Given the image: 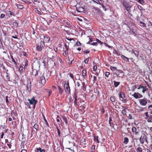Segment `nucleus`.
Instances as JSON below:
<instances>
[{
    "label": "nucleus",
    "mask_w": 152,
    "mask_h": 152,
    "mask_svg": "<svg viewBox=\"0 0 152 152\" xmlns=\"http://www.w3.org/2000/svg\"><path fill=\"white\" fill-rule=\"evenodd\" d=\"M121 2L128 13H129L131 12L132 9L133 11L134 10V8H133V5L127 2L126 0H121Z\"/></svg>",
    "instance_id": "nucleus-1"
},
{
    "label": "nucleus",
    "mask_w": 152,
    "mask_h": 152,
    "mask_svg": "<svg viewBox=\"0 0 152 152\" xmlns=\"http://www.w3.org/2000/svg\"><path fill=\"white\" fill-rule=\"evenodd\" d=\"M45 46V44L44 42L41 40L38 42L36 46V49L38 51H41L43 49Z\"/></svg>",
    "instance_id": "nucleus-2"
},
{
    "label": "nucleus",
    "mask_w": 152,
    "mask_h": 152,
    "mask_svg": "<svg viewBox=\"0 0 152 152\" xmlns=\"http://www.w3.org/2000/svg\"><path fill=\"white\" fill-rule=\"evenodd\" d=\"M28 100L29 101L30 105L33 104V109H34L36 107V105L38 102L35 99V97H33L31 99H28Z\"/></svg>",
    "instance_id": "nucleus-3"
},
{
    "label": "nucleus",
    "mask_w": 152,
    "mask_h": 152,
    "mask_svg": "<svg viewBox=\"0 0 152 152\" xmlns=\"http://www.w3.org/2000/svg\"><path fill=\"white\" fill-rule=\"evenodd\" d=\"M147 99L146 98L141 99L139 100V101L140 104L142 106H145L147 103Z\"/></svg>",
    "instance_id": "nucleus-4"
},
{
    "label": "nucleus",
    "mask_w": 152,
    "mask_h": 152,
    "mask_svg": "<svg viewBox=\"0 0 152 152\" xmlns=\"http://www.w3.org/2000/svg\"><path fill=\"white\" fill-rule=\"evenodd\" d=\"M147 137L145 135V134H143L140 138V142L142 144H143L144 143L145 140L146 142H147Z\"/></svg>",
    "instance_id": "nucleus-5"
},
{
    "label": "nucleus",
    "mask_w": 152,
    "mask_h": 152,
    "mask_svg": "<svg viewBox=\"0 0 152 152\" xmlns=\"http://www.w3.org/2000/svg\"><path fill=\"white\" fill-rule=\"evenodd\" d=\"M65 91L68 93H70V87L69 85V82L65 84Z\"/></svg>",
    "instance_id": "nucleus-6"
},
{
    "label": "nucleus",
    "mask_w": 152,
    "mask_h": 152,
    "mask_svg": "<svg viewBox=\"0 0 152 152\" xmlns=\"http://www.w3.org/2000/svg\"><path fill=\"white\" fill-rule=\"evenodd\" d=\"M132 96L136 99L140 98L142 97V96L139 94L134 92Z\"/></svg>",
    "instance_id": "nucleus-7"
},
{
    "label": "nucleus",
    "mask_w": 152,
    "mask_h": 152,
    "mask_svg": "<svg viewBox=\"0 0 152 152\" xmlns=\"http://www.w3.org/2000/svg\"><path fill=\"white\" fill-rule=\"evenodd\" d=\"M40 80L41 83L43 85H44L46 83V80L45 77L43 76H42L40 77Z\"/></svg>",
    "instance_id": "nucleus-8"
},
{
    "label": "nucleus",
    "mask_w": 152,
    "mask_h": 152,
    "mask_svg": "<svg viewBox=\"0 0 152 152\" xmlns=\"http://www.w3.org/2000/svg\"><path fill=\"white\" fill-rule=\"evenodd\" d=\"M32 75L35 76H37L38 74V70L34 68V67H33L32 68Z\"/></svg>",
    "instance_id": "nucleus-9"
},
{
    "label": "nucleus",
    "mask_w": 152,
    "mask_h": 152,
    "mask_svg": "<svg viewBox=\"0 0 152 152\" xmlns=\"http://www.w3.org/2000/svg\"><path fill=\"white\" fill-rule=\"evenodd\" d=\"M132 130L134 134L135 135H138L139 134L138 132L137 131V129L135 127H132Z\"/></svg>",
    "instance_id": "nucleus-10"
},
{
    "label": "nucleus",
    "mask_w": 152,
    "mask_h": 152,
    "mask_svg": "<svg viewBox=\"0 0 152 152\" xmlns=\"http://www.w3.org/2000/svg\"><path fill=\"white\" fill-rule=\"evenodd\" d=\"M42 36L44 37L43 41V42H44H44L46 43L48 42L50 40V38L48 36L44 37L43 35Z\"/></svg>",
    "instance_id": "nucleus-11"
},
{
    "label": "nucleus",
    "mask_w": 152,
    "mask_h": 152,
    "mask_svg": "<svg viewBox=\"0 0 152 152\" xmlns=\"http://www.w3.org/2000/svg\"><path fill=\"white\" fill-rule=\"evenodd\" d=\"M76 10L78 12H80L84 11V9L83 7H79L77 8Z\"/></svg>",
    "instance_id": "nucleus-12"
},
{
    "label": "nucleus",
    "mask_w": 152,
    "mask_h": 152,
    "mask_svg": "<svg viewBox=\"0 0 152 152\" xmlns=\"http://www.w3.org/2000/svg\"><path fill=\"white\" fill-rule=\"evenodd\" d=\"M74 98L75 99L74 101V104L75 106H77L78 104L77 103V96L76 94H75L74 96Z\"/></svg>",
    "instance_id": "nucleus-13"
},
{
    "label": "nucleus",
    "mask_w": 152,
    "mask_h": 152,
    "mask_svg": "<svg viewBox=\"0 0 152 152\" xmlns=\"http://www.w3.org/2000/svg\"><path fill=\"white\" fill-rule=\"evenodd\" d=\"M27 89L28 92H30L31 90V84L30 82L28 83L27 85Z\"/></svg>",
    "instance_id": "nucleus-14"
},
{
    "label": "nucleus",
    "mask_w": 152,
    "mask_h": 152,
    "mask_svg": "<svg viewBox=\"0 0 152 152\" xmlns=\"http://www.w3.org/2000/svg\"><path fill=\"white\" fill-rule=\"evenodd\" d=\"M147 119V122H152V116L151 115L148 116L146 118Z\"/></svg>",
    "instance_id": "nucleus-15"
},
{
    "label": "nucleus",
    "mask_w": 152,
    "mask_h": 152,
    "mask_svg": "<svg viewBox=\"0 0 152 152\" xmlns=\"http://www.w3.org/2000/svg\"><path fill=\"white\" fill-rule=\"evenodd\" d=\"M36 152H45V151L44 149H42L40 148H37Z\"/></svg>",
    "instance_id": "nucleus-16"
},
{
    "label": "nucleus",
    "mask_w": 152,
    "mask_h": 152,
    "mask_svg": "<svg viewBox=\"0 0 152 152\" xmlns=\"http://www.w3.org/2000/svg\"><path fill=\"white\" fill-rule=\"evenodd\" d=\"M119 96L121 98L123 99L125 97V94L123 92H121L120 93Z\"/></svg>",
    "instance_id": "nucleus-17"
},
{
    "label": "nucleus",
    "mask_w": 152,
    "mask_h": 152,
    "mask_svg": "<svg viewBox=\"0 0 152 152\" xmlns=\"http://www.w3.org/2000/svg\"><path fill=\"white\" fill-rule=\"evenodd\" d=\"M58 91L59 92V93L61 95L62 94V93L63 92V90L59 86H58Z\"/></svg>",
    "instance_id": "nucleus-18"
},
{
    "label": "nucleus",
    "mask_w": 152,
    "mask_h": 152,
    "mask_svg": "<svg viewBox=\"0 0 152 152\" xmlns=\"http://www.w3.org/2000/svg\"><path fill=\"white\" fill-rule=\"evenodd\" d=\"M124 143L125 144H127L129 142V139L127 137H125L124 138Z\"/></svg>",
    "instance_id": "nucleus-19"
},
{
    "label": "nucleus",
    "mask_w": 152,
    "mask_h": 152,
    "mask_svg": "<svg viewBox=\"0 0 152 152\" xmlns=\"http://www.w3.org/2000/svg\"><path fill=\"white\" fill-rule=\"evenodd\" d=\"M34 128L36 129L37 131L39 129V125L38 124H35L34 126Z\"/></svg>",
    "instance_id": "nucleus-20"
},
{
    "label": "nucleus",
    "mask_w": 152,
    "mask_h": 152,
    "mask_svg": "<svg viewBox=\"0 0 152 152\" xmlns=\"http://www.w3.org/2000/svg\"><path fill=\"white\" fill-rule=\"evenodd\" d=\"M132 52L134 54L135 56L137 57L139 55V52L137 51L134 50H132Z\"/></svg>",
    "instance_id": "nucleus-21"
},
{
    "label": "nucleus",
    "mask_w": 152,
    "mask_h": 152,
    "mask_svg": "<svg viewBox=\"0 0 152 152\" xmlns=\"http://www.w3.org/2000/svg\"><path fill=\"white\" fill-rule=\"evenodd\" d=\"M137 152H142V148L140 146H138L136 149Z\"/></svg>",
    "instance_id": "nucleus-22"
},
{
    "label": "nucleus",
    "mask_w": 152,
    "mask_h": 152,
    "mask_svg": "<svg viewBox=\"0 0 152 152\" xmlns=\"http://www.w3.org/2000/svg\"><path fill=\"white\" fill-rule=\"evenodd\" d=\"M139 25L142 27H146V26L145 24L144 23L141 21H140L139 22Z\"/></svg>",
    "instance_id": "nucleus-23"
},
{
    "label": "nucleus",
    "mask_w": 152,
    "mask_h": 152,
    "mask_svg": "<svg viewBox=\"0 0 152 152\" xmlns=\"http://www.w3.org/2000/svg\"><path fill=\"white\" fill-rule=\"evenodd\" d=\"M86 71L85 70H83L82 71V76L83 77H84L86 75Z\"/></svg>",
    "instance_id": "nucleus-24"
},
{
    "label": "nucleus",
    "mask_w": 152,
    "mask_h": 152,
    "mask_svg": "<svg viewBox=\"0 0 152 152\" xmlns=\"http://www.w3.org/2000/svg\"><path fill=\"white\" fill-rule=\"evenodd\" d=\"M94 140L95 142H96L97 143H99V141L98 139V137L97 136H94Z\"/></svg>",
    "instance_id": "nucleus-25"
},
{
    "label": "nucleus",
    "mask_w": 152,
    "mask_h": 152,
    "mask_svg": "<svg viewBox=\"0 0 152 152\" xmlns=\"http://www.w3.org/2000/svg\"><path fill=\"white\" fill-rule=\"evenodd\" d=\"M114 85L115 87H117L120 84V83L119 82H118L115 81H113Z\"/></svg>",
    "instance_id": "nucleus-26"
},
{
    "label": "nucleus",
    "mask_w": 152,
    "mask_h": 152,
    "mask_svg": "<svg viewBox=\"0 0 152 152\" xmlns=\"http://www.w3.org/2000/svg\"><path fill=\"white\" fill-rule=\"evenodd\" d=\"M62 119L65 122V124L66 125H67L68 124V122L67 121L66 118L64 116H62Z\"/></svg>",
    "instance_id": "nucleus-27"
},
{
    "label": "nucleus",
    "mask_w": 152,
    "mask_h": 152,
    "mask_svg": "<svg viewBox=\"0 0 152 152\" xmlns=\"http://www.w3.org/2000/svg\"><path fill=\"white\" fill-rule=\"evenodd\" d=\"M28 62L27 61H26L25 64H24V70L25 69H27V66L28 65Z\"/></svg>",
    "instance_id": "nucleus-28"
},
{
    "label": "nucleus",
    "mask_w": 152,
    "mask_h": 152,
    "mask_svg": "<svg viewBox=\"0 0 152 152\" xmlns=\"http://www.w3.org/2000/svg\"><path fill=\"white\" fill-rule=\"evenodd\" d=\"M115 98L114 96H111L110 97V100L113 102H114L115 101Z\"/></svg>",
    "instance_id": "nucleus-29"
},
{
    "label": "nucleus",
    "mask_w": 152,
    "mask_h": 152,
    "mask_svg": "<svg viewBox=\"0 0 152 152\" xmlns=\"http://www.w3.org/2000/svg\"><path fill=\"white\" fill-rule=\"evenodd\" d=\"M138 2L142 4H143L145 3V1L143 0H138Z\"/></svg>",
    "instance_id": "nucleus-30"
},
{
    "label": "nucleus",
    "mask_w": 152,
    "mask_h": 152,
    "mask_svg": "<svg viewBox=\"0 0 152 152\" xmlns=\"http://www.w3.org/2000/svg\"><path fill=\"white\" fill-rule=\"evenodd\" d=\"M148 88L146 86H144V88L143 89L142 92L143 93H144L145 92L148 90Z\"/></svg>",
    "instance_id": "nucleus-31"
},
{
    "label": "nucleus",
    "mask_w": 152,
    "mask_h": 152,
    "mask_svg": "<svg viewBox=\"0 0 152 152\" xmlns=\"http://www.w3.org/2000/svg\"><path fill=\"white\" fill-rule=\"evenodd\" d=\"M17 6L18 8L19 9H22L23 8V6L22 5L18 4Z\"/></svg>",
    "instance_id": "nucleus-32"
},
{
    "label": "nucleus",
    "mask_w": 152,
    "mask_h": 152,
    "mask_svg": "<svg viewBox=\"0 0 152 152\" xmlns=\"http://www.w3.org/2000/svg\"><path fill=\"white\" fill-rule=\"evenodd\" d=\"M99 1H100L99 0H94V2L96 3L97 4L101 5L102 4Z\"/></svg>",
    "instance_id": "nucleus-33"
},
{
    "label": "nucleus",
    "mask_w": 152,
    "mask_h": 152,
    "mask_svg": "<svg viewBox=\"0 0 152 152\" xmlns=\"http://www.w3.org/2000/svg\"><path fill=\"white\" fill-rule=\"evenodd\" d=\"M68 50H66L63 53V54L64 56H66L68 54Z\"/></svg>",
    "instance_id": "nucleus-34"
},
{
    "label": "nucleus",
    "mask_w": 152,
    "mask_h": 152,
    "mask_svg": "<svg viewBox=\"0 0 152 152\" xmlns=\"http://www.w3.org/2000/svg\"><path fill=\"white\" fill-rule=\"evenodd\" d=\"M60 120H61L60 118L59 117L58 115H57L56 117V121L57 122H59Z\"/></svg>",
    "instance_id": "nucleus-35"
},
{
    "label": "nucleus",
    "mask_w": 152,
    "mask_h": 152,
    "mask_svg": "<svg viewBox=\"0 0 152 152\" xmlns=\"http://www.w3.org/2000/svg\"><path fill=\"white\" fill-rule=\"evenodd\" d=\"M110 69L112 71H114L116 69V68L115 67L111 66L110 67Z\"/></svg>",
    "instance_id": "nucleus-36"
},
{
    "label": "nucleus",
    "mask_w": 152,
    "mask_h": 152,
    "mask_svg": "<svg viewBox=\"0 0 152 152\" xmlns=\"http://www.w3.org/2000/svg\"><path fill=\"white\" fill-rule=\"evenodd\" d=\"M47 92L48 93V96H49L50 94L52 93V91L49 89L47 90Z\"/></svg>",
    "instance_id": "nucleus-37"
},
{
    "label": "nucleus",
    "mask_w": 152,
    "mask_h": 152,
    "mask_svg": "<svg viewBox=\"0 0 152 152\" xmlns=\"http://www.w3.org/2000/svg\"><path fill=\"white\" fill-rule=\"evenodd\" d=\"M97 66L96 65H94L93 66V70L94 71H96L97 70Z\"/></svg>",
    "instance_id": "nucleus-38"
},
{
    "label": "nucleus",
    "mask_w": 152,
    "mask_h": 152,
    "mask_svg": "<svg viewBox=\"0 0 152 152\" xmlns=\"http://www.w3.org/2000/svg\"><path fill=\"white\" fill-rule=\"evenodd\" d=\"M122 113L124 115H125L126 114V110L125 109H123L122 111Z\"/></svg>",
    "instance_id": "nucleus-39"
},
{
    "label": "nucleus",
    "mask_w": 152,
    "mask_h": 152,
    "mask_svg": "<svg viewBox=\"0 0 152 152\" xmlns=\"http://www.w3.org/2000/svg\"><path fill=\"white\" fill-rule=\"evenodd\" d=\"M6 103H7V104H8L9 102V100L8 99V96H6Z\"/></svg>",
    "instance_id": "nucleus-40"
},
{
    "label": "nucleus",
    "mask_w": 152,
    "mask_h": 152,
    "mask_svg": "<svg viewBox=\"0 0 152 152\" xmlns=\"http://www.w3.org/2000/svg\"><path fill=\"white\" fill-rule=\"evenodd\" d=\"M110 73L108 72H106L105 74V76L107 77H108L109 75H110Z\"/></svg>",
    "instance_id": "nucleus-41"
},
{
    "label": "nucleus",
    "mask_w": 152,
    "mask_h": 152,
    "mask_svg": "<svg viewBox=\"0 0 152 152\" xmlns=\"http://www.w3.org/2000/svg\"><path fill=\"white\" fill-rule=\"evenodd\" d=\"M24 69H23V67L22 66H20V70L21 72H24Z\"/></svg>",
    "instance_id": "nucleus-42"
},
{
    "label": "nucleus",
    "mask_w": 152,
    "mask_h": 152,
    "mask_svg": "<svg viewBox=\"0 0 152 152\" xmlns=\"http://www.w3.org/2000/svg\"><path fill=\"white\" fill-rule=\"evenodd\" d=\"M65 49H66V50H69V47L68 45H67L66 43H65Z\"/></svg>",
    "instance_id": "nucleus-43"
},
{
    "label": "nucleus",
    "mask_w": 152,
    "mask_h": 152,
    "mask_svg": "<svg viewBox=\"0 0 152 152\" xmlns=\"http://www.w3.org/2000/svg\"><path fill=\"white\" fill-rule=\"evenodd\" d=\"M56 128H57V132H58V136H59V137H60V134L59 130V129L58 127H57Z\"/></svg>",
    "instance_id": "nucleus-44"
},
{
    "label": "nucleus",
    "mask_w": 152,
    "mask_h": 152,
    "mask_svg": "<svg viewBox=\"0 0 152 152\" xmlns=\"http://www.w3.org/2000/svg\"><path fill=\"white\" fill-rule=\"evenodd\" d=\"M121 57L122 58L124 59L125 58L128 59V58L127 57H126L125 56H124L123 55H121Z\"/></svg>",
    "instance_id": "nucleus-45"
},
{
    "label": "nucleus",
    "mask_w": 152,
    "mask_h": 152,
    "mask_svg": "<svg viewBox=\"0 0 152 152\" xmlns=\"http://www.w3.org/2000/svg\"><path fill=\"white\" fill-rule=\"evenodd\" d=\"M44 120V121L45 122V124H46V125L48 126V127H49V124L48 123V122L46 120V119L45 118V119Z\"/></svg>",
    "instance_id": "nucleus-46"
},
{
    "label": "nucleus",
    "mask_w": 152,
    "mask_h": 152,
    "mask_svg": "<svg viewBox=\"0 0 152 152\" xmlns=\"http://www.w3.org/2000/svg\"><path fill=\"white\" fill-rule=\"evenodd\" d=\"M89 61V58H87L85 61H84V62L86 64H88V61Z\"/></svg>",
    "instance_id": "nucleus-47"
},
{
    "label": "nucleus",
    "mask_w": 152,
    "mask_h": 152,
    "mask_svg": "<svg viewBox=\"0 0 152 152\" xmlns=\"http://www.w3.org/2000/svg\"><path fill=\"white\" fill-rule=\"evenodd\" d=\"M144 88V86H140L139 87L137 88L138 89H140V88H142L143 89Z\"/></svg>",
    "instance_id": "nucleus-48"
},
{
    "label": "nucleus",
    "mask_w": 152,
    "mask_h": 152,
    "mask_svg": "<svg viewBox=\"0 0 152 152\" xmlns=\"http://www.w3.org/2000/svg\"><path fill=\"white\" fill-rule=\"evenodd\" d=\"M90 51L88 50H86L83 51V52L84 53V54L85 53H89Z\"/></svg>",
    "instance_id": "nucleus-49"
},
{
    "label": "nucleus",
    "mask_w": 152,
    "mask_h": 152,
    "mask_svg": "<svg viewBox=\"0 0 152 152\" xmlns=\"http://www.w3.org/2000/svg\"><path fill=\"white\" fill-rule=\"evenodd\" d=\"M122 101L124 103H126V99L124 98L122 99Z\"/></svg>",
    "instance_id": "nucleus-50"
},
{
    "label": "nucleus",
    "mask_w": 152,
    "mask_h": 152,
    "mask_svg": "<svg viewBox=\"0 0 152 152\" xmlns=\"http://www.w3.org/2000/svg\"><path fill=\"white\" fill-rule=\"evenodd\" d=\"M76 44L77 46H80L81 45V43L79 41L76 42Z\"/></svg>",
    "instance_id": "nucleus-51"
},
{
    "label": "nucleus",
    "mask_w": 152,
    "mask_h": 152,
    "mask_svg": "<svg viewBox=\"0 0 152 152\" xmlns=\"http://www.w3.org/2000/svg\"><path fill=\"white\" fill-rule=\"evenodd\" d=\"M96 41L98 43H100V45H101L103 43L100 40H99L98 39H96Z\"/></svg>",
    "instance_id": "nucleus-52"
},
{
    "label": "nucleus",
    "mask_w": 152,
    "mask_h": 152,
    "mask_svg": "<svg viewBox=\"0 0 152 152\" xmlns=\"http://www.w3.org/2000/svg\"><path fill=\"white\" fill-rule=\"evenodd\" d=\"M69 76L72 79H74V76H73V75L71 73H70V74H69Z\"/></svg>",
    "instance_id": "nucleus-53"
},
{
    "label": "nucleus",
    "mask_w": 152,
    "mask_h": 152,
    "mask_svg": "<svg viewBox=\"0 0 152 152\" xmlns=\"http://www.w3.org/2000/svg\"><path fill=\"white\" fill-rule=\"evenodd\" d=\"M91 45H94V46H96L98 44L97 42H94L92 43V44H91Z\"/></svg>",
    "instance_id": "nucleus-54"
},
{
    "label": "nucleus",
    "mask_w": 152,
    "mask_h": 152,
    "mask_svg": "<svg viewBox=\"0 0 152 152\" xmlns=\"http://www.w3.org/2000/svg\"><path fill=\"white\" fill-rule=\"evenodd\" d=\"M9 14L10 16H11L13 15L14 13L12 12L11 11H9Z\"/></svg>",
    "instance_id": "nucleus-55"
},
{
    "label": "nucleus",
    "mask_w": 152,
    "mask_h": 152,
    "mask_svg": "<svg viewBox=\"0 0 152 152\" xmlns=\"http://www.w3.org/2000/svg\"><path fill=\"white\" fill-rule=\"evenodd\" d=\"M5 16V15L4 14H1L0 16V18H3Z\"/></svg>",
    "instance_id": "nucleus-56"
},
{
    "label": "nucleus",
    "mask_w": 152,
    "mask_h": 152,
    "mask_svg": "<svg viewBox=\"0 0 152 152\" xmlns=\"http://www.w3.org/2000/svg\"><path fill=\"white\" fill-rule=\"evenodd\" d=\"M11 58H12L13 62H14L15 64H16V61L14 59V58H13V57L12 56H11Z\"/></svg>",
    "instance_id": "nucleus-57"
},
{
    "label": "nucleus",
    "mask_w": 152,
    "mask_h": 152,
    "mask_svg": "<svg viewBox=\"0 0 152 152\" xmlns=\"http://www.w3.org/2000/svg\"><path fill=\"white\" fill-rule=\"evenodd\" d=\"M6 76V78L8 79V80H10V77H9V75H7Z\"/></svg>",
    "instance_id": "nucleus-58"
},
{
    "label": "nucleus",
    "mask_w": 152,
    "mask_h": 152,
    "mask_svg": "<svg viewBox=\"0 0 152 152\" xmlns=\"http://www.w3.org/2000/svg\"><path fill=\"white\" fill-rule=\"evenodd\" d=\"M96 77H95V76H93V81H96Z\"/></svg>",
    "instance_id": "nucleus-59"
},
{
    "label": "nucleus",
    "mask_w": 152,
    "mask_h": 152,
    "mask_svg": "<svg viewBox=\"0 0 152 152\" xmlns=\"http://www.w3.org/2000/svg\"><path fill=\"white\" fill-rule=\"evenodd\" d=\"M144 110V108L142 107H140V109H139V110L141 111H143Z\"/></svg>",
    "instance_id": "nucleus-60"
},
{
    "label": "nucleus",
    "mask_w": 152,
    "mask_h": 152,
    "mask_svg": "<svg viewBox=\"0 0 152 152\" xmlns=\"http://www.w3.org/2000/svg\"><path fill=\"white\" fill-rule=\"evenodd\" d=\"M13 24L16 26H18V24L16 22H14Z\"/></svg>",
    "instance_id": "nucleus-61"
},
{
    "label": "nucleus",
    "mask_w": 152,
    "mask_h": 152,
    "mask_svg": "<svg viewBox=\"0 0 152 152\" xmlns=\"http://www.w3.org/2000/svg\"><path fill=\"white\" fill-rule=\"evenodd\" d=\"M23 55L25 56H27V53L25 52H23Z\"/></svg>",
    "instance_id": "nucleus-62"
},
{
    "label": "nucleus",
    "mask_w": 152,
    "mask_h": 152,
    "mask_svg": "<svg viewBox=\"0 0 152 152\" xmlns=\"http://www.w3.org/2000/svg\"><path fill=\"white\" fill-rule=\"evenodd\" d=\"M128 118L130 119H131L132 118V117L130 114L129 115Z\"/></svg>",
    "instance_id": "nucleus-63"
},
{
    "label": "nucleus",
    "mask_w": 152,
    "mask_h": 152,
    "mask_svg": "<svg viewBox=\"0 0 152 152\" xmlns=\"http://www.w3.org/2000/svg\"><path fill=\"white\" fill-rule=\"evenodd\" d=\"M21 152H27V151L25 149H23L21 150Z\"/></svg>",
    "instance_id": "nucleus-64"
}]
</instances>
